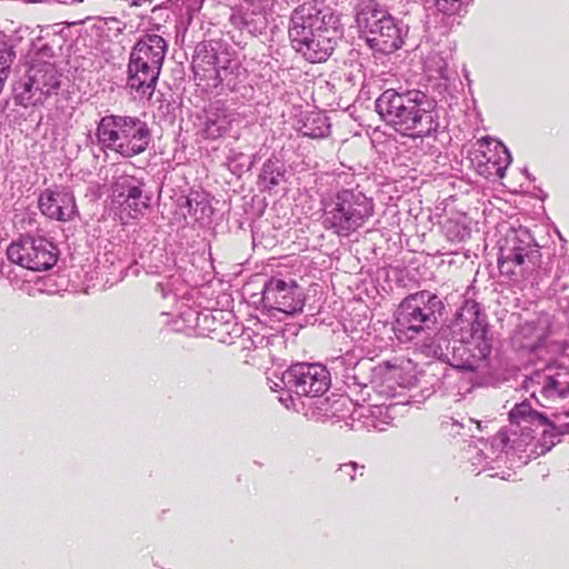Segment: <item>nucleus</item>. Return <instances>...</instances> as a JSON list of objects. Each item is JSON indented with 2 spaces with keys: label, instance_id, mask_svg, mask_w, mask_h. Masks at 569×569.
I'll use <instances>...</instances> for the list:
<instances>
[{
  "label": "nucleus",
  "instance_id": "1",
  "mask_svg": "<svg viewBox=\"0 0 569 569\" xmlns=\"http://www.w3.org/2000/svg\"><path fill=\"white\" fill-rule=\"evenodd\" d=\"M477 289L467 287L459 296L460 305L452 318L439 327V339H448L446 352L440 343L432 347L433 356L462 373V378L475 387L485 385V371L489 367L493 348L495 332L489 323L483 306L477 301Z\"/></svg>",
  "mask_w": 569,
  "mask_h": 569
},
{
  "label": "nucleus",
  "instance_id": "2",
  "mask_svg": "<svg viewBox=\"0 0 569 569\" xmlns=\"http://www.w3.org/2000/svg\"><path fill=\"white\" fill-rule=\"evenodd\" d=\"M553 264H556L553 290L567 284L560 283V278L569 274V258L561 254L552 256L548 262H542L541 247L528 228H510L506 234L498 240V269L511 286L521 290L526 288L539 289L540 282L550 277Z\"/></svg>",
  "mask_w": 569,
  "mask_h": 569
},
{
  "label": "nucleus",
  "instance_id": "3",
  "mask_svg": "<svg viewBox=\"0 0 569 569\" xmlns=\"http://www.w3.org/2000/svg\"><path fill=\"white\" fill-rule=\"evenodd\" d=\"M381 121L413 141L446 128L440 118L445 109L428 92L417 88H388L375 101Z\"/></svg>",
  "mask_w": 569,
  "mask_h": 569
},
{
  "label": "nucleus",
  "instance_id": "4",
  "mask_svg": "<svg viewBox=\"0 0 569 569\" xmlns=\"http://www.w3.org/2000/svg\"><path fill=\"white\" fill-rule=\"evenodd\" d=\"M345 36L342 14L303 3L293 9L288 37L291 48L311 63L326 62Z\"/></svg>",
  "mask_w": 569,
  "mask_h": 569
},
{
  "label": "nucleus",
  "instance_id": "5",
  "mask_svg": "<svg viewBox=\"0 0 569 569\" xmlns=\"http://www.w3.org/2000/svg\"><path fill=\"white\" fill-rule=\"evenodd\" d=\"M191 67L198 86L206 91L223 94L246 88L248 70L234 50L223 40H203L197 43Z\"/></svg>",
  "mask_w": 569,
  "mask_h": 569
},
{
  "label": "nucleus",
  "instance_id": "6",
  "mask_svg": "<svg viewBox=\"0 0 569 569\" xmlns=\"http://www.w3.org/2000/svg\"><path fill=\"white\" fill-rule=\"evenodd\" d=\"M460 295H440L438 291L419 290L406 296L393 312L392 330L401 343L412 342L429 331L443 327L450 320L447 308L453 298Z\"/></svg>",
  "mask_w": 569,
  "mask_h": 569
},
{
  "label": "nucleus",
  "instance_id": "7",
  "mask_svg": "<svg viewBox=\"0 0 569 569\" xmlns=\"http://www.w3.org/2000/svg\"><path fill=\"white\" fill-rule=\"evenodd\" d=\"M460 295H440L438 291L419 290L406 296L393 312L392 330L401 343L412 342L429 331L443 327L450 320L447 308L453 298Z\"/></svg>",
  "mask_w": 569,
  "mask_h": 569
},
{
  "label": "nucleus",
  "instance_id": "8",
  "mask_svg": "<svg viewBox=\"0 0 569 569\" xmlns=\"http://www.w3.org/2000/svg\"><path fill=\"white\" fill-rule=\"evenodd\" d=\"M358 39L373 54L388 56L401 49L409 34V26L395 17L378 0H359L353 7Z\"/></svg>",
  "mask_w": 569,
  "mask_h": 569
},
{
  "label": "nucleus",
  "instance_id": "9",
  "mask_svg": "<svg viewBox=\"0 0 569 569\" xmlns=\"http://www.w3.org/2000/svg\"><path fill=\"white\" fill-rule=\"evenodd\" d=\"M321 224L338 237H349L375 214L373 198L360 186L341 187L321 197Z\"/></svg>",
  "mask_w": 569,
  "mask_h": 569
},
{
  "label": "nucleus",
  "instance_id": "10",
  "mask_svg": "<svg viewBox=\"0 0 569 569\" xmlns=\"http://www.w3.org/2000/svg\"><path fill=\"white\" fill-rule=\"evenodd\" d=\"M270 389L282 391L279 401L286 408L299 411L300 401L325 396L331 387V375L327 366L319 362H295L282 370L274 369L268 377Z\"/></svg>",
  "mask_w": 569,
  "mask_h": 569
},
{
  "label": "nucleus",
  "instance_id": "11",
  "mask_svg": "<svg viewBox=\"0 0 569 569\" xmlns=\"http://www.w3.org/2000/svg\"><path fill=\"white\" fill-rule=\"evenodd\" d=\"M101 150H114L123 158L143 153L152 143V130L137 116L106 114L100 118L94 132Z\"/></svg>",
  "mask_w": 569,
  "mask_h": 569
},
{
  "label": "nucleus",
  "instance_id": "12",
  "mask_svg": "<svg viewBox=\"0 0 569 569\" xmlns=\"http://www.w3.org/2000/svg\"><path fill=\"white\" fill-rule=\"evenodd\" d=\"M109 214L121 224L143 217L152 209L153 192L143 177L121 173L110 184Z\"/></svg>",
  "mask_w": 569,
  "mask_h": 569
},
{
  "label": "nucleus",
  "instance_id": "13",
  "mask_svg": "<svg viewBox=\"0 0 569 569\" xmlns=\"http://www.w3.org/2000/svg\"><path fill=\"white\" fill-rule=\"evenodd\" d=\"M508 417L511 427L516 428L512 433L519 435L525 443H529L536 438V428H546L535 446V452L539 456L549 452L561 441L562 436L559 433L558 425L545 412L533 409L529 400L516 403Z\"/></svg>",
  "mask_w": 569,
  "mask_h": 569
},
{
  "label": "nucleus",
  "instance_id": "14",
  "mask_svg": "<svg viewBox=\"0 0 569 569\" xmlns=\"http://www.w3.org/2000/svg\"><path fill=\"white\" fill-rule=\"evenodd\" d=\"M250 301L262 311H278L295 316L302 311L306 302L303 288L295 280L271 277L264 280L260 292L249 293Z\"/></svg>",
  "mask_w": 569,
  "mask_h": 569
},
{
  "label": "nucleus",
  "instance_id": "15",
  "mask_svg": "<svg viewBox=\"0 0 569 569\" xmlns=\"http://www.w3.org/2000/svg\"><path fill=\"white\" fill-rule=\"evenodd\" d=\"M6 256L21 269L44 271L57 263L59 250L44 237L27 234L10 243Z\"/></svg>",
  "mask_w": 569,
  "mask_h": 569
},
{
  "label": "nucleus",
  "instance_id": "16",
  "mask_svg": "<svg viewBox=\"0 0 569 569\" xmlns=\"http://www.w3.org/2000/svg\"><path fill=\"white\" fill-rule=\"evenodd\" d=\"M425 4L423 28L430 38L448 36L467 14L472 0H429Z\"/></svg>",
  "mask_w": 569,
  "mask_h": 569
},
{
  "label": "nucleus",
  "instance_id": "17",
  "mask_svg": "<svg viewBox=\"0 0 569 569\" xmlns=\"http://www.w3.org/2000/svg\"><path fill=\"white\" fill-rule=\"evenodd\" d=\"M238 120L239 113L226 100L214 98L197 113V134L202 140L216 141L226 137Z\"/></svg>",
  "mask_w": 569,
  "mask_h": 569
},
{
  "label": "nucleus",
  "instance_id": "18",
  "mask_svg": "<svg viewBox=\"0 0 569 569\" xmlns=\"http://www.w3.org/2000/svg\"><path fill=\"white\" fill-rule=\"evenodd\" d=\"M162 68L129 52L126 70V90L133 100H150L156 91Z\"/></svg>",
  "mask_w": 569,
  "mask_h": 569
},
{
  "label": "nucleus",
  "instance_id": "19",
  "mask_svg": "<svg viewBox=\"0 0 569 569\" xmlns=\"http://www.w3.org/2000/svg\"><path fill=\"white\" fill-rule=\"evenodd\" d=\"M273 7L264 6L258 1H243V3L230 7L228 22L236 30L247 32L252 37L266 34Z\"/></svg>",
  "mask_w": 569,
  "mask_h": 569
},
{
  "label": "nucleus",
  "instance_id": "20",
  "mask_svg": "<svg viewBox=\"0 0 569 569\" xmlns=\"http://www.w3.org/2000/svg\"><path fill=\"white\" fill-rule=\"evenodd\" d=\"M41 213L51 220L71 221L79 217L73 190L68 186H57L43 190L38 198Z\"/></svg>",
  "mask_w": 569,
  "mask_h": 569
},
{
  "label": "nucleus",
  "instance_id": "21",
  "mask_svg": "<svg viewBox=\"0 0 569 569\" xmlns=\"http://www.w3.org/2000/svg\"><path fill=\"white\" fill-rule=\"evenodd\" d=\"M180 317L189 328H193L198 336H207L217 339L224 345H232L233 339L241 331L237 323H233L232 330L228 329L229 323L218 321L211 311H198L191 307L180 310Z\"/></svg>",
  "mask_w": 569,
  "mask_h": 569
},
{
  "label": "nucleus",
  "instance_id": "22",
  "mask_svg": "<svg viewBox=\"0 0 569 569\" xmlns=\"http://www.w3.org/2000/svg\"><path fill=\"white\" fill-rule=\"evenodd\" d=\"M176 207L184 220L190 218L201 227L209 226L212 222L213 208L209 193L203 190L190 189L187 194H180L176 199Z\"/></svg>",
  "mask_w": 569,
  "mask_h": 569
},
{
  "label": "nucleus",
  "instance_id": "23",
  "mask_svg": "<svg viewBox=\"0 0 569 569\" xmlns=\"http://www.w3.org/2000/svg\"><path fill=\"white\" fill-rule=\"evenodd\" d=\"M267 203L258 194L243 196L229 211V219L240 230L249 229L252 241L256 240V222L263 216Z\"/></svg>",
  "mask_w": 569,
  "mask_h": 569
},
{
  "label": "nucleus",
  "instance_id": "24",
  "mask_svg": "<svg viewBox=\"0 0 569 569\" xmlns=\"http://www.w3.org/2000/svg\"><path fill=\"white\" fill-rule=\"evenodd\" d=\"M169 50V41L160 33L144 30L134 41L130 53L143 57L144 60L162 68L164 58Z\"/></svg>",
  "mask_w": 569,
  "mask_h": 569
},
{
  "label": "nucleus",
  "instance_id": "25",
  "mask_svg": "<svg viewBox=\"0 0 569 569\" xmlns=\"http://www.w3.org/2000/svg\"><path fill=\"white\" fill-rule=\"evenodd\" d=\"M391 422L392 417L389 415L387 407L358 406L351 412V421H348V427L353 430L383 431Z\"/></svg>",
  "mask_w": 569,
  "mask_h": 569
},
{
  "label": "nucleus",
  "instance_id": "26",
  "mask_svg": "<svg viewBox=\"0 0 569 569\" xmlns=\"http://www.w3.org/2000/svg\"><path fill=\"white\" fill-rule=\"evenodd\" d=\"M288 180L286 162L280 156L272 153L263 163L257 178V187L261 192L271 193L281 182Z\"/></svg>",
  "mask_w": 569,
  "mask_h": 569
},
{
  "label": "nucleus",
  "instance_id": "27",
  "mask_svg": "<svg viewBox=\"0 0 569 569\" xmlns=\"http://www.w3.org/2000/svg\"><path fill=\"white\" fill-rule=\"evenodd\" d=\"M560 373L556 376L547 375L545 370H536L525 379L523 387L526 390L533 388L536 385L541 386L540 395L546 398H561L569 396V382H562L558 379Z\"/></svg>",
  "mask_w": 569,
  "mask_h": 569
},
{
  "label": "nucleus",
  "instance_id": "28",
  "mask_svg": "<svg viewBox=\"0 0 569 569\" xmlns=\"http://www.w3.org/2000/svg\"><path fill=\"white\" fill-rule=\"evenodd\" d=\"M26 66L28 77H31L36 86H39L48 97L60 88L62 73L54 62H26Z\"/></svg>",
  "mask_w": 569,
  "mask_h": 569
},
{
  "label": "nucleus",
  "instance_id": "29",
  "mask_svg": "<svg viewBox=\"0 0 569 569\" xmlns=\"http://www.w3.org/2000/svg\"><path fill=\"white\" fill-rule=\"evenodd\" d=\"M446 239L452 243L465 242L471 237L472 220L466 213L453 212L446 216L439 223Z\"/></svg>",
  "mask_w": 569,
  "mask_h": 569
},
{
  "label": "nucleus",
  "instance_id": "30",
  "mask_svg": "<svg viewBox=\"0 0 569 569\" xmlns=\"http://www.w3.org/2000/svg\"><path fill=\"white\" fill-rule=\"evenodd\" d=\"M299 131L312 139L326 138L330 133L331 122L326 112L320 110L306 111L299 120Z\"/></svg>",
  "mask_w": 569,
  "mask_h": 569
},
{
  "label": "nucleus",
  "instance_id": "31",
  "mask_svg": "<svg viewBox=\"0 0 569 569\" xmlns=\"http://www.w3.org/2000/svg\"><path fill=\"white\" fill-rule=\"evenodd\" d=\"M206 0H169L173 12L176 33L186 32Z\"/></svg>",
  "mask_w": 569,
  "mask_h": 569
},
{
  "label": "nucleus",
  "instance_id": "32",
  "mask_svg": "<svg viewBox=\"0 0 569 569\" xmlns=\"http://www.w3.org/2000/svg\"><path fill=\"white\" fill-rule=\"evenodd\" d=\"M13 99L17 104L22 107H30L42 104L48 96L41 90L36 82L32 81L31 77H28L26 71L24 77L13 84Z\"/></svg>",
  "mask_w": 569,
  "mask_h": 569
},
{
  "label": "nucleus",
  "instance_id": "33",
  "mask_svg": "<svg viewBox=\"0 0 569 569\" xmlns=\"http://www.w3.org/2000/svg\"><path fill=\"white\" fill-rule=\"evenodd\" d=\"M140 259L142 268L150 274H164L176 267L180 269L173 252H168L166 248L153 247L148 258L141 256Z\"/></svg>",
  "mask_w": 569,
  "mask_h": 569
},
{
  "label": "nucleus",
  "instance_id": "34",
  "mask_svg": "<svg viewBox=\"0 0 569 569\" xmlns=\"http://www.w3.org/2000/svg\"><path fill=\"white\" fill-rule=\"evenodd\" d=\"M78 23L79 22H71L63 27H59V24L49 26L41 30V34L44 40L48 41L53 51L58 56H62L64 53H69L72 48L73 38L71 34V27Z\"/></svg>",
  "mask_w": 569,
  "mask_h": 569
},
{
  "label": "nucleus",
  "instance_id": "35",
  "mask_svg": "<svg viewBox=\"0 0 569 569\" xmlns=\"http://www.w3.org/2000/svg\"><path fill=\"white\" fill-rule=\"evenodd\" d=\"M32 40L33 32L29 27L21 26L12 31L11 34H7L4 31L0 30V42L7 50L13 51L14 59L17 58V53L20 52L21 57L26 60V53H28Z\"/></svg>",
  "mask_w": 569,
  "mask_h": 569
},
{
  "label": "nucleus",
  "instance_id": "36",
  "mask_svg": "<svg viewBox=\"0 0 569 569\" xmlns=\"http://www.w3.org/2000/svg\"><path fill=\"white\" fill-rule=\"evenodd\" d=\"M497 144L501 148L503 156L496 157V154H493V157H487V161L485 163L480 162L478 164V172L487 179H490L492 176L503 178L507 168L512 161L509 149L500 141H497Z\"/></svg>",
  "mask_w": 569,
  "mask_h": 569
},
{
  "label": "nucleus",
  "instance_id": "37",
  "mask_svg": "<svg viewBox=\"0 0 569 569\" xmlns=\"http://www.w3.org/2000/svg\"><path fill=\"white\" fill-rule=\"evenodd\" d=\"M359 363V358L353 351H348L341 356L333 358L330 361L331 369L336 372H340L345 379V383L350 387L352 386H366L361 382L358 376L355 373L356 367Z\"/></svg>",
  "mask_w": 569,
  "mask_h": 569
},
{
  "label": "nucleus",
  "instance_id": "38",
  "mask_svg": "<svg viewBox=\"0 0 569 569\" xmlns=\"http://www.w3.org/2000/svg\"><path fill=\"white\" fill-rule=\"evenodd\" d=\"M333 395L331 397L316 396L307 401H300L301 409L308 419L316 421L329 420L330 411L332 409Z\"/></svg>",
  "mask_w": 569,
  "mask_h": 569
},
{
  "label": "nucleus",
  "instance_id": "39",
  "mask_svg": "<svg viewBox=\"0 0 569 569\" xmlns=\"http://www.w3.org/2000/svg\"><path fill=\"white\" fill-rule=\"evenodd\" d=\"M148 28L151 32L160 33L164 37L167 33V23L173 22L172 7L169 0L154 6L151 9V14L147 17Z\"/></svg>",
  "mask_w": 569,
  "mask_h": 569
},
{
  "label": "nucleus",
  "instance_id": "40",
  "mask_svg": "<svg viewBox=\"0 0 569 569\" xmlns=\"http://www.w3.org/2000/svg\"><path fill=\"white\" fill-rule=\"evenodd\" d=\"M58 54L49 46L48 41L44 40L42 34L33 37L30 43V49L26 53V62H54L53 59Z\"/></svg>",
  "mask_w": 569,
  "mask_h": 569
},
{
  "label": "nucleus",
  "instance_id": "41",
  "mask_svg": "<svg viewBox=\"0 0 569 569\" xmlns=\"http://www.w3.org/2000/svg\"><path fill=\"white\" fill-rule=\"evenodd\" d=\"M181 113V101L172 94L163 97L157 108L159 121L166 126H172Z\"/></svg>",
  "mask_w": 569,
  "mask_h": 569
},
{
  "label": "nucleus",
  "instance_id": "42",
  "mask_svg": "<svg viewBox=\"0 0 569 569\" xmlns=\"http://www.w3.org/2000/svg\"><path fill=\"white\" fill-rule=\"evenodd\" d=\"M331 406L332 409L330 411L329 420L345 421L346 426H348V421H351V412L353 411V408H358V406L345 395H333Z\"/></svg>",
  "mask_w": 569,
  "mask_h": 569
},
{
  "label": "nucleus",
  "instance_id": "43",
  "mask_svg": "<svg viewBox=\"0 0 569 569\" xmlns=\"http://www.w3.org/2000/svg\"><path fill=\"white\" fill-rule=\"evenodd\" d=\"M256 162V156H249L239 151H231L227 157L228 170L240 178L243 173L250 171Z\"/></svg>",
  "mask_w": 569,
  "mask_h": 569
},
{
  "label": "nucleus",
  "instance_id": "44",
  "mask_svg": "<svg viewBox=\"0 0 569 569\" xmlns=\"http://www.w3.org/2000/svg\"><path fill=\"white\" fill-rule=\"evenodd\" d=\"M509 429L502 427L491 439L478 438V442L490 449V453L497 458L499 453L503 452L510 443Z\"/></svg>",
  "mask_w": 569,
  "mask_h": 569
},
{
  "label": "nucleus",
  "instance_id": "45",
  "mask_svg": "<svg viewBox=\"0 0 569 569\" xmlns=\"http://www.w3.org/2000/svg\"><path fill=\"white\" fill-rule=\"evenodd\" d=\"M179 283V279L174 278V276H168L164 280L159 281L156 284V291L160 293L162 298H169L170 296L173 297L176 301L181 298L182 300H191L192 296L189 293V291L180 293L181 289L177 287Z\"/></svg>",
  "mask_w": 569,
  "mask_h": 569
},
{
  "label": "nucleus",
  "instance_id": "46",
  "mask_svg": "<svg viewBox=\"0 0 569 569\" xmlns=\"http://www.w3.org/2000/svg\"><path fill=\"white\" fill-rule=\"evenodd\" d=\"M14 264H17L14 261L0 257V278H6L11 286L21 288L24 281L17 272Z\"/></svg>",
  "mask_w": 569,
  "mask_h": 569
},
{
  "label": "nucleus",
  "instance_id": "47",
  "mask_svg": "<svg viewBox=\"0 0 569 569\" xmlns=\"http://www.w3.org/2000/svg\"><path fill=\"white\" fill-rule=\"evenodd\" d=\"M465 450L468 453L475 452L473 456L470 457V460L472 461V465H481L483 461L488 462L493 461L496 458L490 453V449H485L483 446H481L478 440L476 442L470 441Z\"/></svg>",
  "mask_w": 569,
  "mask_h": 569
},
{
  "label": "nucleus",
  "instance_id": "48",
  "mask_svg": "<svg viewBox=\"0 0 569 569\" xmlns=\"http://www.w3.org/2000/svg\"><path fill=\"white\" fill-rule=\"evenodd\" d=\"M318 322L316 315H308L300 322L286 323L283 329L286 335L297 336L299 331L307 326H315Z\"/></svg>",
  "mask_w": 569,
  "mask_h": 569
},
{
  "label": "nucleus",
  "instance_id": "49",
  "mask_svg": "<svg viewBox=\"0 0 569 569\" xmlns=\"http://www.w3.org/2000/svg\"><path fill=\"white\" fill-rule=\"evenodd\" d=\"M358 465L356 462L342 463L337 469V473L341 480H347L348 482H352L356 479V473L358 469Z\"/></svg>",
  "mask_w": 569,
  "mask_h": 569
},
{
  "label": "nucleus",
  "instance_id": "50",
  "mask_svg": "<svg viewBox=\"0 0 569 569\" xmlns=\"http://www.w3.org/2000/svg\"><path fill=\"white\" fill-rule=\"evenodd\" d=\"M106 24L109 27L110 30H114V33L121 34L126 29V23L120 21L116 17H108L104 19Z\"/></svg>",
  "mask_w": 569,
  "mask_h": 569
},
{
  "label": "nucleus",
  "instance_id": "51",
  "mask_svg": "<svg viewBox=\"0 0 569 569\" xmlns=\"http://www.w3.org/2000/svg\"><path fill=\"white\" fill-rule=\"evenodd\" d=\"M101 196H102V191H101V186L99 183L88 187L87 197L91 201H96V200L100 199Z\"/></svg>",
  "mask_w": 569,
  "mask_h": 569
},
{
  "label": "nucleus",
  "instance_id": "52",
  "mask_svg": "<svg viewBox=\"0 0 569 569\" xmlns=\"http://www.w3.org/2000/svg\"><path fill=\"white\" fill-rule=\"evenodd\" d=\"M396 281L400 286H406L405 280L409 277V270L406 267L395 268Z\"/></svg>",
  "mask_w": 569,
  "mask_h": 569
},
{
  "label": "nucleus",
  "instance_id": "53",
  "mask_svg": "<svg viewBox=\"0 0 569 569\" xmlns=\"http://www.w3.org/2000/svg\"><path fill=\"white\" fill-rule=\"evenodd\" d=\"M440 62L441 63L438 66L439 76H440V78L448 80L449 79V76L447 73L448 72V63L443 58H440Z\"/></svg>",
  "mask_w": 569,
  "mask_h": 569
},
{
  "label": "nucleus",
  "instance_id": "54",
  "mask_svg": "<svg viewBox=\"0 0 569 569\" xmlns=\"http://www.w3.org/2000/svg\"><path fill=\"white\" fill-rule=\"evenodd\" d=\"M533 190L535 196L541 201H545L548 198V193L540 186H535Z\"/></svg>",
  "mask_w": 569,
  "mask_h": 569
},
{
  "label": "nucleus",
  "instance_id": "55",
  "mask_svg": "<svg viewBox=\"0 0 569 569\" xmlns=\"http://www.w3.org/2000/svg\"><path fill=\"white\" fill-rule=\"evenodd\" d=\"M154 0H126L130 7H141L144 3H152Z\"/></svg>",
  "mask_w": 569,
  "mask_h": 569
},
{
  "label": "nucleus",
  "instance_id": "56",
  "mask_svg": "<svg viewBox=\"0 0 569 569\" xmlns=\"http://www.w3.org/2000/svg\"><path fill=\"white\" fill-rule=\"evenodd\" d=\"M257 340H252V345L254 348H258L259 346L263 345V341L268 339L264 336L256 335Z\"/></svg>",
  "mask_w": 569,
  "mask_h": 569
},
{
  "label": "nucleus",
  "instance_id": "57",
  "mask_svg": "<svg viewBox=\"0 0 569 569\" xmlns=\"http://www.w3.org/2000/svg\"><path fill=\"white\" fill-rule=\"evenodd\" d=\"M558 428L561 436L569 435V422L558 425Z\"/></svg>",
  "mask_w": 569,
  "mask_h": 569
},
{
  "label": "nucleus",
  "instance_id": "58",
  "mask_svg": "<svg viewBox=\"0 0 569 569\" xmlns=\"http://www.w3.org/2000/svg\"><path fill=\"white\" fill-rule=\"evenodd\" d=\"M522 173L525 174V177L529 180V181H535L536 178L532 173L529 172V170L527 168H523L522 169Z\"/></svg>",
  "mask_w": 569,
  "mask_h": 569
},
{
  "label": "nucleus",
  "instance_id": "59",
  "mask_svg": "<svg viewBox=\"0 0 569 569\" xmlns=\"http://www.w3.org/2000/svg\"><path fill=\"white\" fill-rule=\"evenodd\" d=\"M531 398H533L536 400V403L540 407H543L546 408L547 406L545 403H542L538 398H537V390H532L531 392Z\"/></svg>",
  "mask_w": 569,
  "mask_h": 569
},
{
  "label": "nucleus",
  "instance_id": "60",
  "mask_svg": "<svg viewBox=\"0 0 569 569\" xmlns=\"http://www.w3.org/2000/svg\"><path fill=\"white\" fill-rule=\"evenodd\" d=\"M433 392H435V389H432V390H430V389L422 390V393H423L425 398L430 397Z\"/></svg>",
  "mask_w": 569,
  "mask_h": 569
},
{
  "label": "nucleus",
  "instance_id": "61",
  "mask_svg": "<svg viewBox=\"0 0 569 569\" xmlns=\"http://www.w3.org/2000/svg\"><path fill=\"white\" fill-rule=\"evenodd\" d=\"M561 348L562 350H566L569 348V340H565L562 343H561Z\"/></svg>",
  "mask_w": 569,
  "mask_h": 569
},
{
  "label": "nucleus",
  "instance_id": "62",
  "mask_svg": "<svg viewBox=\"0 0 569 569\" xmlns=\"http://www.w3.org/2000/svg\"><path fill=\"white\" fill-rule=\"evenodd\" d=\"M411 379H412V380H415V381H411V380H410V381L408 382V386L416 385V382H417V377H412Z\"/></svg>",
  "mask_w": 569,
  "mask_h": 569
},
{
  "label": "nucleus",
  "instance_id": "63",
  "mask_svg": "<svg viewBox=\"0 0 569 569\" xmlns=\"http://www.w3.org/2000/svg\"><path fill=\"white\" fill-rule=\"evenodd\" d=\"M88 140H91V141L93 140V137H92V134H91V131H89V133H88Z\"/></svg>",
  "mask_w": 569,
  "mask_h": 569
},
{
  "label": "nucleus",
  "instance_id": "64",
  "mask_svg": "<svg viewBox=\"0 0 569 569\" xmlns=\"http://www.w3.org/2000/svg\"><path fill=\"white\" fill-rule=\"evenodd\" d=\"M566 417H569V409L563 412Z\"/></svg>",
  "mask_w": 569,
  "mask_h": 569
}]
</instances>
